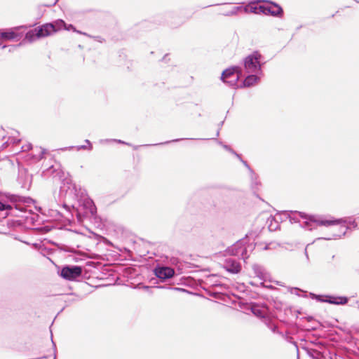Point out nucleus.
I'll return each instance as SVG.
<instances>
[{"mask_svg":"<svg viewBox=\"0 0 359 359\" xmlns=\"http://www.w3.org/2000/svg\"><path fill=\"white\" fill-rule=\"evenodd\" d=\"M299 215L302 217V219H304L305 220L302 226L304 227V229H308L309 231H313V229H315V225L325 226H334L338 224L340 225L338 227L337 232L333 231L330 236L326 237H320L316 238V240L330 241L333 239L335 240L341 238L342 236H344L346 235L348 229H350L351 228L355 229L358 226V224L354 220L349 222V225H346L347 221L346 219L343 218L336 219L331 217L330 218L327 219L323 216L309 215L306 212H299Z\"/></svg>","mask_w":359,"mask_h":359,"instance_id":"1","label":"nucleus"},{"mask_svg":"<svg viewBox=\"0 0 359 359\" xmlns=\"http://www.w3.org/2000/svg\"><path fill=\"white\" fill-rule=\"evenodd\" d=\"M35 202V200L29 196H23L9 192H0V211H6V216L9 215L8 212L13 209V205L15 209L22 210L21 208L18 207V205H29Z\"/></svg>","mask_w":359,"mask_h":359,"instance_id":"2","label":"nucleus"},{"mask_svg":"<svg viewBox=\"0 0 359 359\" xmlns=\"http://www.w3.org/2000/svg\"><path fill=\"white\" fill-rule=\"evenodd\" d=\"M53 27L52 24L50 22L44 23L41 25L36 27L33 29H30L25 34L24 39L21 42L15 46H13L12 48L9 49V52H11L13 49L20 47L22 46L25 41H28L29 43H32L36 39H39L41 38L47 37L48 36L52 35V32H53Z\"/></svg>","mask_w":359,"mask_h":359,"instance_id":"3","label":"nucleus"},{"mask_svg":"<svg viewBox=\"0 0 359 359\" xmlns=\"http://www.w3.org/2000/svg\"><path fill=\"white\" fill-rule=\"evenodd\" d=\"M264 56L259 50H254L243 59L245 73H259L263 74L262 67L266 64Z\"/></svg>","mask_w":359,"mask_h":359,"instance_id":"4","label":"nucleus"},{"mask_svg":"<svg viewBox=\"0 0 359 359\" xmlns=\"http://www.w3.org/2000/svg\"><path fill=\"white\" fill-rule=\"evenodd\" d=\"M243 76V68L238 65L231 66L222 71L220 79L229 86L238 89V80Z\"/></svg>","mask_w":359,"mask_h":359,"instance_id":"5","label":"nucleus"},{"mask_svg":"<svg viewBox=\"0 0 359 359\" xmlns=\"http://www.w3.org/2000/svg\"><path fill=\"white\" fill-rule=\"evenodd\" d=\"M36 23L29 25L17 26L8 29H2L0 33V37L8 41H19L22 36L26 29L35 26Z\"/></svg>","mask_w":359,"mask_h":359,"instance_id":"6","label":"nucleus"},{"mask_svg":"<svg viewBox=\"0 0 359 359\" xmlns=\"http://www.w3.org/2000/svg\"><path fill=\"white\" fill-rule=\"evenodd\" d=\"M82 266L78 265H65L58 270V275L65 280H77L82 276Z\"/></svg>","mask_w":359,"mask_h":359,"instance_id":"7","label":"nucleus"},{"mask_svg":"<svg viewBox=\"0 0 359 359\" xmlns=\"http://www.w3.org/2000/svg\"><path fill=\"white\" fill-rule=\"evenodd\" d=\"M81 210H76V217L79 220L87 218L90 214H95L97 207L94 201L89 197L83 198L81 204Z\"/></svg>","mask_w":359,"mask_h":359,"instance_id":"8","label":"nucleus"},{"mask_svg":"<svg viewBox=\"0 0 359 359\" xmlns=\"http://www.w3.org/2000/svg\"><path fill=\"white\" fill-rule=\"evenodd\" d=\"M246 243V238H243L236 241L231 246L226 249V252L233 256L241 255L242 258L245 260L248 257L247 248L245 247Z\"/></svg>","mask_w":359,"mask_h":359,"instance_id":"9","label":"nucleus"},{"mask_svg":"<svg viewBox=\"0 0 359 359\" xmlns=\"http://www.w3.org/2000/svg\"><path fill=\"white\" fill-rule=\"evenodd\" d=\"M50 24H52L53 27L54 31L52 32V35L57 33V32L64 29L67 31H72L74 32L78 33L79 34H82L87 36H90V34L86 32H83L82 31L78 30L76 27L72 24H67L65 21L62 19H57L52 22H50Z\"/></svg>","mask_w":359,"mask_h":359,"instance_id":"10","label":"nucleus"},{"mask_svg":"<svg viewBox=\"0 0 359 359\" xmlns=\"http://www.w3.org/2000/svg\"><path fill=\"white\" fill-rule=\"evenodd\" d=\"M264 4L265 8L264 10V15L275 18L283 17L284 11L280 4L271 0H264Z\"/></svg>","mask_w":359,"mask_h":359,"instance_id":"11","label":"nucleus"},{"mask_svg":"<svg viewBox=\"0 0 359 359\" xmlns=\"http://www.w3.org/2000/svg\"><path fill=\"white\" fill-rule=\"evenodd\" d=\"M17 182L22 189L29 190L32 182V175L29 173L27 169L19 168Z\"/></svg>","mask_w":359,"mask_h":359,"instance_id":"12","label":"nucleus"},{"mask_svg":"<svg viewBox=\"0 0 359 359\" xmlns=\"http://www.w3.org/2000/svg\"><path fill=\"white\" fill-rule=\"evenodd\" d=\"M154 275L162 282L172 278L175 274L174 269L168 266L157 264L154 269Z\"/></svg>","mask_w":359,"mask_h":359,"instance_id":"13","label":"nucleus"},{"mask_svg":"<svg viewBox=\"0 0 359 359\" xmlns=\"http://www.w3.org/2000/svg\"><path fill=\"white\" fill-rule=\"evenodd\" d=\"M247 75L244 79L238 85V88H245L252 87L260 81L263 74L259 73H246Z\"/></svg>","mask_w":359,"mask_h":359,"instance_id":"14","label":"nucleus"},{"mask_svg":"<svg viewBox=\"0 0 359 359\" xmlns=\"http://www.w3.org/2000/svg\"><path fill=\"white\" fill-rule=\"evenodd\" d=\"M245 13H252L255 14H264L265 4L264 0H254L244 6Z\"/></svg>","mask_w":359,"mask_h":359,"instance_id":"15","label":"nucleus"},{"mask_svg":"<svg viewBox=\"0 0 359 359\" xmlns=\"http://www.w3.org/2000/svg\"><path fill=\"white\" fill-rule=\"evenodd\" d=\"M222 267L232 274H238L242 269L240 262L232 258L226 259L222 264Z\"/></svg>","mask_w":359,"mask_h":359,"instance_id":"16","label":"nucleus"},{"mask_svg":"<svg viewBox=\"0 0 359 359\" xmlns=\"http://www.w3.org/2000/svg\"><path fill=\"white\" fill-rule=\"evenodd\" d=\"M326 303L334 305H345L348 302V297L346 296H336L332 294L324 295Z\"/></svg>","mask_w":359,"mask_h":359,"instance_id":"17","label":"nucleus"},{"mask_svg":"<svg viewBox=\"0 0 359 359\" xmlns=\"http://www.w3.org/2000/svg\"><path fill=\"white\" fill-rule=\"evenodd\" d=\"M208 140V138H177V139H174V140H172L165 141L164 142H160V143H156V144H144V145H142V146L132 145L131 144V147H133L134 150H137L140 147H151V146L164 145V144H168L172 143V142H180V141H182V140Z\"/></svg>","mask_w":359,"mask_h":359,"instance_id":"18","label":"nucleus"},{"mask_svg":"<svg viewBox=\"0 0 359 359\" xmlns=\"http://www.w3.org/2000/svg\"><path fill=\"white\" fill-rule=\"evenodd\" d=\"M250 180H251V188L253 191L254 195L264 202V200L260 197V196L257 193L258 190V187L261 185V182L258 180V175L253 171L250 172Z\"/></svg>","mask_w":359,"mask_h":359,"instance_id":"19","label":"nucleus"},{"mask_svg":"<svg viewBox=\"0 0 359 359\" xmlns=\"http://www.w3.org/2000/svg\"><path fill=\"white\" fill-rule=\"evenodd\" d=\"M299 211H287V210H285V211H282V213L283 215H284L285 216V219H289V221L291 224H294V223H299V225L302 228H304L302 226V225L304 224V222L301 224L300 223V221H299V219L298 217H297L296 216H292L290 214L291 213H294V214H298L299 217L300 218H302L299 215Z\"/></svg>","mask_w":359,"mask_h":359,"instance_id":"20","label":"nucleus"},{"mask_svg":"<svg viewBox=\"0 0 359 359\" xmlns=\"http://www.w3.org/2000/svg\"><path fill=\"white\" fill-rule=\"evenodd\" d=\"M268 229L270 231H275L280 229V225L277 217L270 216L266 221Z\"/></svg>","mask_w":359,"mask_h":359,"instance_id":"21","label":"nucleus"},{"mask_svg":"<svg viewBox=\"0 0 359 359\" xmlns=\"http://www.w3.org/2000/svg\"><path fill=\"white\" fill-rule=\"evenodd\" d=\"M252 270L257 277L263 281L266 280V273L264 272V269L261 265L255 264L252 266Z\"/></svg>","mask_w":359,"mask_h":359,"instance_id":"22","label":"nucleus"},{"mask_svg":"<svg viewBox=\"0 0 359 359\" xmlns=\"http://www.w3.org/2000/svg\"><path fill=\"white\" fill-rule=\"evenodd\" d=\"M302 348L306 351L307 355L312 359H324V356L316 349L304 346Z\"/></svg>","mask_w":359,"mask_h":359,"instance_id":"23","label":"nucleus"},{"mask_svg":"<svg viewBox=\"0 0 359 359\" xmlns=\"http://www.w3.org/2000/svg\"><path fill=\"white\" fill-rule=\"evenodd\" d=\"M88 231L90 233V236H88L89 238H93L95 240L97 241L98 242L102 241L103 243H104L105 244H107L108 245H111L112 244L111 242L106 237H104L102 235H100L98 233H96L88 229Z\"/></svg>","mask_w":359,"mask_h":359,"instance_id":"24","label":"nucleus"},{"mask_svg":"<svg viewBox=\"0 0 359 359\" xmlns=\"http://www.w3.org/2000/svg\"><path fill=\"white\" fill-rule=\"evenodd\" d=\"M250 312L252 313L254 316L256 317L262 318L264 317L263 311L259 308L257 303L252 304V307H250Z\"/></svg>","mask_w":359,"mask_h":359,"instance_id":"25","label":"nucleus"},{"mask_svg":"<svg viewBox=\"0 0 359 359\" xmlns=\"http://www.w3.org/2000/svg\"><path fill=\"white\" fill-rule=\"evenodd\" d=\"M20 139H16L14 137H8V140L2 143L0 149L3 150L7 148V147L10 144L17 145L20 143Z\"/></svg>","mask_w":359,"mask_h":359,"instance_id":"26","label":"nucleus"},{"mask_svg":"<svg viewBox=\"0 0 359 359\" xmlns=\"http://www.w3.org/2000/svg\"><path fill=\"white\" fill-rule=\"evenodd\" d=\"M217 274H209L207 276V278L210 280L212 286L219 287L220 288H226V285L225 283H222L219 282L218 280H213V278H216Z\"/></svg>","mask_w":359,"mask_h":359,"instance_id":"27","label":"nucleus"},{"mask_svg":"<svg viewBox=\"0 0 359 359\" xmlns=\"http://www.w3.org/2000/svg\"><path fill=\"white\" fill-rule=\"evenodd\" d=\"M88 218H89L97 227H100L102 225V218L97 215V212L95 214H90Z\"/></svg>","mask_w":359,"mask_h":359,"instance_id":"28","label":"nucleus"},{"mask_svg":"<svg viewBox=\"0 0 359 359\" xmlns=\"http://www.w3.org/2000/svg\"><path fill=\"white\" fill-rule=\"evenodd\" d=\"M244 11L243 6H235L231 10L224 13L223 15L224 16H233L238 14L239 11Z\"/></svg>","mask_w":359,"mask_h":359,"instance_id":"29","label":"nucleus"},{"mask_svg":"<svg viewBox=\"0 0 359 359\" xmlns=\"http://www.w3.org/2000/svg\"><path fill=\"white\" fill-rule=\"evenodd\" d=\"M281 336H283V338L287 342L292 344L295 346L296 350H297V359H299V348L297 346V343L293 340V338L292 337H290L287 332L285 334L283 333V334H281Z\"/></svg>","mask_w":359,"mask_h":359,"instance_id":"30","label":"nucleus"},{"mask_svg":"<svg viewBox=\"0 0 359 359\" xmlns=\"http://www.w3.org/2000/svg\"><path fill=\"white\" fill-rule=\"evenodd\" d=\"M175 15V13L172 11H168V12H166L164 15V22H166L167 23H169L172 25V19L174 18V16ZM159 24L163 22V21H161L159 20Z\"/></svg>","mask_w":359,"mask_h":359,"instance_id":"31","label":"nucleus"},{"mask_svg":"<svg viewBox=\"0 0 359 359\" xmlns=\"http://www.w3.org/2000/svg\"><path fill=\"white\" fill-rule=\"evenodd\" d=\"M309 297H310L312 299H315V300H316L317 302L326 303V302H325V297H324V295H322V294H315V293H313V292H310V293H309Z\"/></svg>","mask_w":359,"mask_h":359,"instance_id":"32","label":"nucleus"},{"mask_svg":"<svg viewBox=\"0 0 359 359\" xmlns=\"http://www.w3.org/2000/svg\"><path fill=\"white\" fill-rule=\"evenodd\" d=\"M74 148H75L77 151H80V150H87V151H88V147H87V146L86 144L78 145V146H76V147L70 146V147H64V148H62L61 150L62 151L72 150Z\"/></svg>","mask_w":359,"mask_h":359,"instance_id":"33","label":"nucleus"},{"mask_svg":"<svg viewBox=\"0 0 359 359\" xmlns=\"http://www.w3.org/2000/svg\"><path fill=\"white\" fill-rule=\"evenodd\" d=\"M291 293L292 294H295L297 296H302V297H306L307 295H306V292L304 291V290H302L298 287H292L291 288Z\"/></svg>","mask_w":359,"mask_h":359,"instance_id":"34","label":"nucleus"},{"mask_svg":"<svg viewBox=\"0 0 359 359\" xmlns=\"http://www.w3.org/2000/svg\"><path fill=\"white\" fill-rule=\"evenodd\" d=\"M62 245V247L60 248V250L64 252H69V253H75L76 252V249L74 247L68 246V245Z\"/></svg>","mask_w":359,"mask_h":359,"instance_id":"35","label":"nucleus"},{"mask_svg":"<svg viewBox=\"0 0 359 359\" xmlns=\"http://www.w3.org/2000/svg\"><path fill=\"white\" fill-rule=\"evenodd\" d=\"M238 306L240 309H243V308H246L248 306V302L244 300H240L238 302Z\"/></svg>","mask_w":359,"mask_h":359,"instance_id":"36","label":"nucleus"},{"mask_svg":"<svg viewBox=\"0 0 359 359\" xmlns=\"http://www.w3.org/2000/svg\"><path fill=\"white\" fill-rule=\"evenodd\" d=\"M224 149L226 151H227L230 152L231 154H232L233 155L236 154V151L234 149H232L229 145H228V144H224Z\"/></svg>","mask_w":359,"mask_h":359,"instance_id":"37","label":"nucleus"},{"mask_svg":"<svg viewBox=\"0 0 359 359\" xmlns=\"http://www.w3.org/2000/svg\"><path fill=\"white\" fill-rule=\"evenodd\" d=\"M90 38H93L95 39V41H99L100 43H103L104 41H105L103 37H102L101 36H89Z\"/></svg>","mask_w":359,"mask_h":359,"instance_id":"38","label":"nucleus"},{"mask_svg":"<svg viewBox=\"0 0 359 359\" xmlns=\"http://www.w3.org/2000/svg\"><path fill=\"white\" fill-rule=\"evenodd\" d=\"M84 142H85L86 145L87 146V147H88V151H92L93 149L92 142L89 140H88V139L85 140Z\"/></svg>","mask_w":359,"mask_h":359,"instance_id":"39","label":"nucleus"},{"mask_svg":"<svg viewBox=\"0 0 359 359\" xmlns=\"http://www.w3.org/2000/svg\"><path fill=\"white\" fill-rule=\"evenodd\" d=\"M50 337H51V341H52L53 351H54V358L53 359H56V351H57L56 344H55V343L54 342V341L53 339V334H50Z\"/></svg>","mask_w":359,"mask_h":359,"instance_id":"40","label":"nucleus"},{"mask_svg":"<svg viewBox=\"0 0 359 359\" xmlns=\"http://www.w3.org/2000/svg\"><path fill=\"white\" fill-rule=\"evenodd\" d=\"M271 331H272L273 333H277V334H280V335L283 334V332L278 330V327H277L276 325H273V326H272V327H271Z\"/></svg>","mask_w":359,"mask_h":359,"instance_id":"41","label":"nucleus"},{"mask_svg":"<svg viewBox=\"0 0 359 359\" xmlns=\"http://www.w3.org/2000/svg\"><path fill=\"white\" fill-rule=\"evenodd\" d=\"M241 163L243 164V165L248 168V170L250 171V172H251L252 171H253V170L250 168V165L248 164V163L245 161L244 159L241 161Z\"/></svg>","mask_w":359,"mask_h":359,"instance_id":"42","label":"nucleus"},{"mask_svg":"<svg viewBox=\"0 0 359 359\" xmlns=\"http://www.w3.org/2000/svg\"><path fill=\"white\" fill-rule=\"evenodd\" d=\"M224 121H222L221 122L219 123L218 124V130L216 133V137H218L219 135V130L221 129V128L224 125Z\"/></svg>","mask_w":359,"mask_h":359,"instance_id":"43","label":"nucleus"},{"mask_svg":"<svg viewBox=\"0 0 359 359\" xmlns=\"http://www.w3.org/2000/svg\"><path fill=\"white\" fill-rule=\"evenodd\" d=\"M114 140V141H115V142H118V143H119V144H126V145L131 146V144H130V143L126 142H125V141H123V140H116V139H114V140Z\"/></svg>","mask_w":359,"mask_h":359,"instance_id":"44","label":"nucleus"},{"mask_svg":"<svg viewBox=\"0 0 359 359\" xmlns=\"http://www.w3.org/2000/svg\"><path fill=\"white\" fill-rule=\"evenodd\" d=\"M168 57H169V54H168V53L165 54L163 55V57L161 58V60H160V61L168 62L170 60V58Z\"/></svg>","mask_w":359,"mask_h":359,"instance_id":"45","label":"nucleus"},{"mask_svg":"<svg viewBox=\"0 0 359 359\" xmlns=\"http://www.w3.org/2000/svg\"><path fill=\"white\" fill-rule=\"evenodd\" d=\"M254 302H248V306L246 308H243V310L245 313H247L248 311H250V307H252V304Z\"/></svg>","mask_w":359,"mask_h":359,"instance_id":"46","label":"nucleus"},{"mask_svg":"<svg viewBox=\"0 0 359 359\" xmlns=\"http://www.w3.org/2000/svg\"><path fill=\"white\" fill-rule=\"evenodd\" d=\"M281 214H283V213H282V212H278L277 213V215L275 216V217H278V221H279V224H280V222H283V221L285 220V219L281 217V215H280Z\"/></svg>","mask_w":359,"mask_h":359,"instance_id":"47","label":"nucleus"},{"mask_svg":"<svg viewBox=\"0 0 359 359\" xmlns=\"http://www.w3.org/2000/svg\"><path fill=\"white\" fill-rule=\"evenodd\" d=\"M301 319H306L307 321L311 322L314 320V318L312 316H307L306 317L302 318Z\"/></svg>","mask_w":359,"mask_h":359,"instance_id":"48","label":"nucleus"},{"mask_svg":"<svg viewBox=\"0 0 359 359\" xmlns=\"http://www.w3.org/2000/svg\"><path fill=\"white\" fill-rule=\"evenodd\" d=\"M59 0H55V1L52 4H45L44 6L46 7H51L53 6H55L57 2H58Z\"/></svg>","mask_w":359,"mask_h":359,"instance_id":"49","label":"nucleus"},{"mask_svg":"<svg viewBox=\"0 0 359 359\" xmlns=\"http://www.w3.org/2000/svg\"><path fill=\"white\" fill-rule=\"evenodd\" d=\"M234 156L241 162L243 158H242L241 154L236 152V154H234Z\"/></svg>","mask_w":359,"mask_h":359,"instance_id":"50","label":"nucleus"},{"mask_svg":"<svg viewBox=\"0 0 359 359\" xmlns=\"http://www.w3.org/2000/svg\"><path fill=\"white\" fill-rule=\"evenodd\" d=\"M173 289H174L175 290H177V291L187 292V290H186L185 289L180 288V287H174Z\"/></svg>","mask_w":359,"mask_h":359,"instance_id":"51","label":"nucleus"},{"mask_svg":"<svg viewBox=\"0 0 359 359\" xmlns=\"http://www.w3.org/2000/svg\"><path fill=\"white\" fill-rule=\"evenodd\" d=\"M0 47H1L2 49H4V48H6L7 47V46H6V45L3 44V43H2V41H1V39H0Z\"/></svg>","mask_w":359,"mask_h":359,"instance_id":"52","label":"nucleus"},{"mask_svg":"<svg viewBox=\"0 0 359 359\" xmlns=\"http://www.w3.org/2000/svg\"><path fill=\"white\" fill-rule=\"evenodd\" d=\"M69 231H72V232H74V233H77V234L83 235V233L79 232V231H76V230L73 231V230L69 229Z\"/></svg>","mask_w":359,"mask_h":359,"instance_id":"53","label":"nucleus"},{"mask_svg":"<svg viewBox=\"0 0 359 359\" xmlns=\"http://www.w3.org/2000/svg\"><path fill=\"white\" fill-rule=\"evenodd\" d=\"M63 208H65L67 211L69 210V206L66 203L63 204Z\"/></svg>","mask_w":359,"mask_h":359,"instance_id":"54","label":"nucleus"},{"mask_svg":"<svg viewBox=\"0 0 359 359\" xmlns=\"http://www.w3.org/2000/svg\"><path fill=\"white\" fill-rule=\"evenodd\" d=\"M306 330H309V331H310V330H316V327H311L307 328Z\"/></svg>","mask_w":359,"mask_h":359,"instance_id":"55","label":"nucleus"},{"mask_svg":"<svg viewBox=\"0 0 359 359\" xmlns=\"http://www.w3.org/2000/svg\"><path fill=\"white\" fill-rule=\"evenodd\" d=\"M304 254H305V256L306 257V259L309 260V255H308L306 248L304 250Z\"/></svg>","mask_w":359,"mask_h":359,"instance_id":"56","label":"nucleus"},{"mask_svg":"<svg viewBox=\"0 0 359 359\" xmlns=\"http://www.w3.org/2000/svg\"><path fill=\"white\" fill-rule=\"evenodd\" d=\"M45 154V149H43L42 151H41V154L40 155V158H43V154Z\"/></svg>","mask_w":359,"mask_h":359,"instance_id":"57","label":"nucleus"},{"mask_svg":"<svg viewBox=\"0 0 359 359\" xmlns=\"http://www.w3.org/2000/svg\"><path fill=\"white\" fill-rule=\"evenodd\" d=\"M182 284L184 285H187V286H190L191 285L189 283H183Z\"/></svg>","mask_w":359,"mask_h":359,"instance_id":"58","label":"nucleus"},{"mask_svg":"<svg viewBox=\"0 0 359 359\" xmlns=\"http://www.w3.org/2000/svg\"><path fill=\"white\" fill-rule=\"evenodd\" d=\"M219 144L220 145H222V147L224 148V144L222 142H220V141H219Z\"/></svg>","mask_w":359,"mask_h":359,"instance_id":"59","label":"nucleus"},{"mask_svg":"<svg viewBox=\"0 0 359 359\" xmlns=\"http://www.w3.org/2000/svg\"><path fill=\"white\" fill-rule=\"evenodd\" d=\"M219 144L220 145H222V147L224 148V144L222 142H220V141H219Z\"/></svg>","mask_w":359,"mask_h":359,"instance_id":"60","label":"nucleus"},{"mask_svg":"<svg viewBox=\"0 0 359 359\" xmlns=\"http://www.w3.org/2000/svg\"><path fill=\"white\" fill-rule=\"evenodd\" d=\"M250 284L252 285H255V283H253V282H250Z\"/></svg>","mask_w":359,"mask_h":359,"instance_id":"61","label":"nucleus"},{"mask_svg":"<svg viewBox=\"0 0 359 359\" xmlns=\"http://www.w3.org/2000/svg\"><path fill=\"white\" fill-rule=\"evenodd\" d=\"M297 314H300L301 311L299 310H297Z\"/></svg>","mask_w":359,"mask_h":359,"instance_id":"62","label":"nucleus"},{"mask_svg":"<svg viewBox=\"0 0 359 359\" xmlns=\"http://www.w3.org/2000/svg\"><path fill=\"white\" fill-rule=\"evenodd\" d=\"M267 249H269V247H268V245H266V246L264 247V250H267Z\"/></svg>","mask_w":359,"mask_h":359,"instance_id":"63","label":"nucleus"},{"mask_svg":"<svg viewBox=\"0 0 359 359\" xmlns=\"http://www.w3.org/2000/svg\"><path fill=\"white\" fill-rule=\"evenodd\" d=\"M302 26L300 25L299 27H297V29H300V28L302 27Z\"/></svg>","mask_w":359,"mask_h":359,"instance_id":"64","label":"nucleus"}]
</instances>
